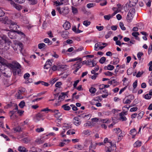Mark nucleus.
Segmentation results:
<instances>
[{
    "label": "nucleus",
    "instance_id": "obj_60",
    "mask_svg": "<svg viewBox=\"0 0 152 152\" xmlns=\"http://www.w3.org/2000/svg\"><path fill=\"white\" fill-rule=\"evenodd\" d=\"M70 134H75V132H72V130L71 129L69 130L67 132L66 134H67L69 135Z\"/></svg>",
    "mask_w": 152,
    "mask_h": 152
},
{
    "label": "nucleus",
    "instance_id": "obj_29",
    "mask_svg": "<svg viewBox=\"0 0 152 152\" xmlns=\"http://www.w3.org/2000/svg\"><path fill=\"white\" fill-rule=\"evenodd\" d=\"M141 142L139 141H137L134 144V147H139L141 145Z\"/></svg>",
    "mask_w": 152,
    "mask_h": 152
},
{
    "label": "nucleus",
    "instance_id": "obj_33",
    "mask_svg": "<svg viewBox=\"0 0 152 152\" xmlns=\"http://www.w3.org/2000/svg\"><path fill=\"white\" fill-rule=\"evenodd\" d=\"M44 42L45 43H47L48 45H50L52 44V42L48 38H45L44 39Z\"/></svg>",
    "mask_w": 152,
    "mask_h": 152
},
{
    "label": "nucleus",
    "instance_id": "obj_25",
    "mask_svg": "<svg viewBox=\"0 0 152 152\" xmlns=\"http://www.w3.org/2000/svg\"><path fill=\"white\" fill-rule=\"evenodd\" d=\"M132 35L135 37L136 39L139 40V38L138 37L140 35L139 33L138 32H134L132 33Z\"/></svg>",
    "mask_w": 152,
    "mask_h": 152
},
{
    "label": "nucleus",
    "instance_id": "obj_42",
    "mask_svg": "<svg viewBox=\"0 0 152 152\" xmlns=\"http://www.w3.org/2000/svg\"><path fill=\"white\" fill-rule=\"evenodd\" d=\"M25 103L24 101H21L19 104V106L21 108H23L25 106Z\"/></svg>",
    "mask_w": 152,
    "mask_h": 152
},
{
    "label": "nucleus",
    "instance_id": "obj_61",
    "mask_svg": "<svg viewBox=\"0 0 152 152\" xmlns=\"http://www.w3.org/2000/svg\"><path fill=\"white\" fill-rule=\"evenodd\" d=\"M1 135L5 139H6L7 141H9L10 140V139L6 135L2 134H1Z\"/></svg>",
    "mask_w": 152,
    "mask_h": 152
},
{
    "label": "nucleus",
    "instance_id": "obj_11",
    "mask_svg": "<svg viewBox=\"0 0 152 152\" xmlns=\"http://www.w3.org/2000/svg\"><path fill=\"white\" fill-rule=\"evenodd\" d=\"M15 32L12 31H10L8 33L9 37L11 39H14L16 38Z\"/></svg>",
    "mask_w": 152,
    "mask_h": 152
},
{
    "label": "nucleus",
    "instance_id": "obj_58",
    "mask_svg": "<svg viewBox=\"0 0 152 152\" xmlns=\"http://www.w3.org/2000/svg\"><path fill=\"white\" fill-rule=\"evenodd\" d=\"M101 121L103 123H108L110 122V121L108 119H102L101 120Z\"/></svg>",
    "mask_w": 152,
    "mask_h": 152
},
{
    "label": "nucleus",
    "instance_id": "obj_8",
    "mask_svg": "<svg viewBox=\"0 0 152 152\" xmlns=\"http://www.w3.org/2000/svg\"><path fill=\"white\" fill-rule=\"evenodd\" d=\"M51 112L54 114V116L57 118L60 117L61 115V113L58 110H51Z\"/></svg>",
    "mask_w": 152,
    "mask_h": 152
},
{
    "label": "nucleus",
    "instance_id": "obj_23",
    "mask_svg": "<svg viewBox=\"0 0 152 152\" xmlns=\"http://www.w3.org/2000/svg\"><path fill=\"white\" fill-rule=\"evenodd\" d=\"M114 68V66L110 64H108L107 66H105L104 67L105 69L109 70H112Z\"/></svg>",
    "mask_w": 152,
    "mask_h": 152
},
{
    "label": "nucleus",
    "instance_id": "obj_46",
    "mask_svg": "<svg viewBox=\"0 0 152 152\" xmlns=\"http://www.w3.org/2000/svg\"><path fill=\"white\" fill-rule=\"evenodd\" d=\"M75 148L79 150H81L83 149V147L82 145H75Z\"/></svg>",
    "mask_w": 152,
    "mask_h": 152
},
{
    "label": "nucleus",
    "instance_id": "obj_24",
    "mask_svg": "<svg viewBox=\"0 0 152 152\" xmlns=\"http://www.w3.org/2000/svg\"><path fill=\"white\" fill-rule=\"evenodd\" d=\"M83 58L79 57H77V58H72L70 59L69 61V62L74 61H82Z\"/></svg>",
    "mask_w": 152,
    "mask_h": 152
},
{
    "label": "nucleus",
    "instance_id": "obj_62",
    "mask_svg": "<svg viewBox=\"0 0 152 152\" xmlns=\"http://www.w3.org/2000/svg\"><path fill=\"white\" fill-rule=\"evenodd\" d=\"M30 75L28 73H26L24 75V78L25 79H27L28 78L30 77Z\"/></svg>",
    "mask_w": 152,
    "mask_h": 152
},
{
    "label": "nucleus",
    "instance_id": "obj_6",
    "mask_svg": "<svg viewBox=\"0 0 152 152\" xmlns=\"http://www.w3.org/2000/svg\"><path fill=\"white\" fill-rule=\"evenodd\" d=\"M81 61H78L76 63L74 64L73 66V68L75 69V70L74 71V73H75L76 72L79 70V69L81 68L82 66V64L81 63Z\"/></svg>",
    "mask_w": 152,
    "mask_h": 152
},
{
    "label": "nucleus",
    "instance_id": "obj_35",
    "mask_svg": "<svg viewBox=\"0 0 152 152\" xmlns=\"http://www.w3.org/2000/svg\"><path fill=\"white\" fill-rule=\"evenodd\" d=\"M18 46L19 47V49L20 51V52L21 53H22V51L23 47V44L21 42H19L18 44Z\"/></svg>",
    "mask_w": 152,
    "mask_h": 152
},
{
    "label": "nucleus",
    "instance_id": "obj_50",
    "mask_svg": "<svg viewBox=\"0 0 152 152\" xmlns=\"http://www.w3.org/2000/svg\"><path fill=\"white\" fill-rule=\"evenodd\" d=\"M136 133V130L135 129H132L130 131V134L132 135H134V136L135 135Z\"/></svg>",
    "mask_w": 152,
    "mask_h": 152
},
{
    "label": "nucleus",
    "instance_id": "obj_22",
    "mask_svg": "<svg viewBox=\"0 0 152 152\" xmlns=\"http://www.w3.org/2000/svg\"><path fill=\"white\" fill-rule=\"evenodd\" d=\"M6 40L4 39H2L0 40V49H3V46L5 45Z\"/></svg>",
    "mask_w": 152,
    "mask_h": 152
},
{
    "label": "nucleus",
    "instance_id": "obj_14",
    "mask_svg": "<svg viewBox=\"0 0 152 152\" xmlns=\"http://www.w3.org/2000/svg\"><path fill=\"white\" fill-rule=\"evenodd\" d=\"M126 113L125 112H121L119 113V116L120 117V120L122 121H126L127 120V118L125 116V115H126Z\"/></svg>",
    "mask_w": 152,
    "mask_h": 152
},
{
    "label": "nucleus",
    "instance_id": "obj_49",
    "mask_svg": "<svg viewBox=\"0 0 152 152\" xmlns=\"http://www.w3.org/2000/svg\"><path fill=\"white\" fill-rule=\"evenodd\" d=\"M114 131L117 134H118L121 132V130L119 128H116L113 129Z\"/></svg>",
    "mask_w": 152,
    "mask_h": 152
},
{
    "label": "nucleus",
    "instance_id": "obj_37",
    "mask_svg": "<svg viewBox=\"0 0 152 152\" xmlns=\"http://www.w3.org/2000/svg\"><path fill=\"white\" fill-rule=\"evenodd\" d=\"M72 12L74 14H75L77 13L78 11L76 7H72Z\"/></svg>",
    "mask_w": 152,
    "mask_h": 152
},
{
    "label": "nucleus",
    "instance_id": "obj_4",
    "mask_svg": "<svg viewBox=\"0 0 152 152\" xmlns=\"http://www.w3.org/2000/svg\"><path fill=\"white\" fill-rule=\"evenodd\" d=\"M56 10L60 14L63 15L68 14L69 12L68 8L66 7H64L61 9L60 7H58L56 8Z\"/></svg>",
    "mask_w": 152,
    "mask_h": 152
},
{
    "label": "nucleus",
    "instance_id": "obj_16",
    "mask_svg": "<svg viewBox=\"0 0 152 152\" xmlns=\"http://www.w3.org/2000/svg\"><path fill=\"white\" fill-rule=\"evenodd\" d=\"M68 91H67L66 92H62L58 97V99L60 100V101L63 100L64 99L65 96H66L68 94Z\"/></svg>",
    "mask_w": 152,
    "mask_h": 152
},
{
    "label": "nucleus",
    "instance_id": "obj_55",
    "mask_svg": "<svg viewBox=\"0 0 152 152\" xmlns=\"http://www.w3.org/2000/svg\"><path fill=\"white\" fill-rule=\"evenodd\" d=\"M35 130L36 132L39 133L44 131V129L42 128H38L36 129Z\"/></svg>",
    "mask_w": 152,
    "mask_h": 152
},
{
    "label": "nucleus",
    "instance_id": "obj_21",
    "mask_svg": "<svg viewBox=\"0 0 152 152\" xmlns=\"http://www.w3.org/2000/svg\"><path fill=\"white\" fill-rule=\"evenodd\" d=\"M13 7L18 10H20L22 8L20 5L16 4L14 1H12L11 4Z\"/></svg>",
    "mask_w": 152,
    "mask_h": 152
},
{
    "label": "nucleus",
    "instance_id": "obj_57",
    "mask_svg": "<svg viewBox=\"0 0 152 152\" xmlns=\"http://www.w3.org/2000/svg\"><path fill=\"white\" fill-rule=\"evenodd\" d=\"M113 74L112 72L110 71H107L104 73V74L107 76H112L113 75Z\"/></svg>",
    "mask_w": 152,
    "mask_h": 152
},
{
    "label": "nucleus",
    "instance_id": "obj_17",
    "mask_svg": "<svg viewBox=\"0 0 152 152\" xmlns=\"http://www.w3.org/2000/svg\"><path fill=\"white\" fill-rule=\"evenodd\" d=\"M63 27L65 30H68L71 27L70 24L69 22L66 21L63 24Z\"/></svg>",
    "mask_w": 152,
    "mask_h": 152
},
{
    "label": "nucleus",
    "instance_id": "obj_51",
    "mask_svg": "<svg viewBox=\"0 0 152 152\" xmlns=\"http://www.w3.org/2000/svg\"><path fill=\"white\" fill-rule=\"evenodd\" d=\"M144 114V113L143 111L141 112L138 114V118L139 119H140L142 117Z\"/></svg>",
    "mask_w": 152,
    "mask_h": 152
},
{
    "label": "nucleus",
    "instance_id": "obj_47",
    "mask_svg": "<svg viewBox=\"0 0 152 152\" xmlns=\"http://www.w3.org/2000/svg\"><path fill=\"white\" fill-rule=\"evenodd\" d=\"M16 132H19L21 131V128L20 126H18L13 129Z\"/></svg>",
    "mask_w": 152,
    "mask_h": 152
},
{
    "label": "nucleus",
    "instance_id": "obj_30",
    "mask_svg": "<svg viewBox=\"0 0 152 152\" xmlns=\"http://www.w3.org/2000/svg\"><path fill=\"white\" fill-rule=\"evenodd\" d=\"M62 107L64 110H69L71 109L70 107L67 104L63 105Z\"/></svg>",
    "mask_w": 152,
    "mask_h": 152
},
{
    "label": "nucleus",
    "instance_id": "obj_1",
    "mask_svg": "<svg viewBox=\"0 0 152 152\" xmlns=\"http://www.w3.org/2000/svg\"><path fill=\"white\" fill-rule=\"evenodd\" d=\"M0 63L2 65H6L11 69L14 75H19L21 72V65L17 61H13L12 63H8L6 60L0 56Z\"/></svg>",
    "mask_w": 152,
    "mask_h": 152
},
{
    "label": "nucleus",
    "instance_id": "obj_38",
    "mask_svg": "<svg viewBox=\"0 0 152 152\" xmlns=\"http://www.w3.org/2000/svg\"><path fill=\"white\" fill-rule=\"evenodd\" d=\"M18 107L17 106H16L15 108L12 110L10 112V113L13 115V114H15L16 111H18Z\"/></svg>",
    "mask_w": 152,
    "mask_h": 152
},
{
    "label": "nucleus",
    "instance_id": "obj_12",
    "mask_svg": "<svg viewBox=\"0 0 152 152\" xmlns=\"http://www.w3.org/2000/svg\"><path fill=\"white\" fill-rule=\"evenodd\" d=\"M134 15L130 12H129L127 14L126 19L128 22H131L133 18Z\"/></svg>",
    "mask_w": 152,
    "mask_h": 152
},
{
    "label": "nucleus",
    "instance_id": "obj_7",
    "mask_svg": "<svg viewBox=\"0 0 152 152\" xmlns=\"http://www.w3.org/2000/svg\"><path fill=\"white\" fill-rule=\"evenodd\" d=\"M56 6H58L63 4H67L68 2V0H57L54 2Z\"/></svg>",
    "mask_w": 152,
    "mask_h": 152
},
{
    "label": "nucleus",
    "instance_id": "obj_64",
    "mask_svg": "<svg viewBox=\"0 0 152 152\" xmlns=\"http://www.w3.org/2000/svg\"><path fill=\"white\" fill-rule=\"evenodd\" d=\"M138 109L137 107H133L131 108L130 110V111L131 112H134L137 111Z\"/></svg>",
    "mask_w": 152,
    "mask_h": 152
},
{
    "label": "nucleus",
    "instance_id": "obj_2",
    "mask_svg": "<svg viewBox=\"0 0 152 152\" xmlns=\"http://www.w3.org/2000/svg\"><path fill=\"white\" fill-rule=\"evenodd\" d=\"M5 24H10L9 27L10 31H16L17 29L19 28V26L17 25L15 22H14L11 20L8 19L7 17L5 18Z\"/></svg>",
    "mask_w": 152,
    "mask_h": 152
},
{
    "label": "nucleus",
    "instance_id": "obj_20",
    "mask_svg": "<svg viewBox=\"0 0 152 152\" xmlns=\"http://www.w3.org/2000/svg\"><path fill=\"white\" fill-rule=\"evenodd\" d=\"M18 150L20 152H28V150L24 147L20 146L18 147Z\"/></svg>",
    "mask_w": 152,
    "mask_h": 152
},
{
    "label": "nucleus",
    "instance_id": "obj_3",
    "mask_svg": "<svg viewBox=\"0 0 152 152\" xmlns=\"http://www.w3.org/2000/svg\"><path fill=\"white\" fill-rule=\"evenodd\" d=\"M67 67L66 65L57 64L56 65H54L52 67V69L54 71L56 70H63Z\"/></svg>",
    "mask_w": 152,
    "mask_h": 152
},
{
    "label": "nucleus",
    "instance_id": "obj_34",
    "mask_svg": "<svg viewBox=\"0 0 152 152\" xmlns=\"http://www.w3.org/2000/svg\"><path fill=\"white\" fill-rule=\"evenodd\" d=\"M38 47L39 49H41L45 48L46 45L44 43H40L38 45Z\"/></svg>",
    "mask_w": 152,
    "mask_h": 152
},
{
    "label": "nucleus",
    "instance_id": "obj_36",
    "mask_svg": "<svg viewBox=\"0 0 152 152\" xmlns=\"http://www.w3.org/2000/svg\"><path fill=\"white\" fill-rule=\"evenodd\" d=\"M80 116H82V117L84 118H86V119L88 120L90 119L91 117V115L90 114H88L87 115H84V114L81 115Z\"/></svg>",
    "mask_w": 152,
    "mask_h": 152
},
{
    "label": "nucleus",
    "instance_id": "obj_41",
    "mask_svg": "<svg viewBox=\"0 0 152 152\" xmlns=\"http://www.w3.org/2000/svg\"><path fill=\"white\" fill-rule=\"evenodd\" d=\"M28 1L30 4L34 5L37 3L38 0H28Z\"/></svg>",
    "mask_w": 152,
    "mask_h": 152
},
{
    "label": "nucleus",
    "instance_id": "obj_45",
    "mask_svg": "<svg viewBox=\"0 0 152 152\" xmlns=\"http://www.w3.org/2000/svg\"><path fill=\"white\" fill-rule=\"evenodd\" d=\"M119 26H120V27L121 29L122 30H123V31H124L126 30V28L124 26V24L123 23L120 22L119 23Z\"/></svg>",
    "mask_w": 152,
    "mask_h": 152
},
{
    "label": "nucleus",
    "instance_id": "obj_28",
    "mask_svg": "<svg viewBox=\"0 0 152 152\" xmlns=\"http://www.w3.org/2000/svg\"><path fill=\"white\" fill-rule=\"evenodd\" d=\"M91 132L89 130H84L83 132V134L85 135L88 136L90 134Z\"/></svg>",
    "mask_w": 152,
    "mask_h": 152
},
{
    "label": "nucleus",
    "instance_id": "obj_40",
    "mask_svg": "<svg viewBox=\"0 0 152 152\" xmlns=\"http://www.w3.org/2000/svg\"><path fill=\"white\" fill-rule=\"evenodd\" d=\"M91 24V22L88 20H85L83 22V24L86 26L87 27Z\"/></svg>",
    "mask_w": 152,
    "mask_h": 152
},
{
    "label": "nucleus",
    "instance_id": "obj_43",
    "mask_svg": "<svg viewBox=\"0 0 152 152\" xmlns=\"http://www.w3.org/2000/svg\"><path fill=\"white\" fill-rule=\"evenodd\" d=\"M106 58L104 57H102L99 60V62L102 64L104 63L106 60Z\"/></svg>",
    "mask_w": 152,
    "mask_h": 152
},
{
    "label": "nucleus",
    "instance_id": "obj_9",
    "mask_svg": "<svg viewBox=\"0 0 152 152\" xmlns=\"http://www.w3.org/2000/svg\"><path fill=\"white\" fill-rule=\"evenodd\" d=\"M138 1V0H131L129 4H126V6L128 7H132L136 5Z\"/></svg>",
    "mask_w": 152,
    "mask_h": 152
},
{
    "label": "nucleus",
    "instance_id": "obj_19",
    "mask_svg": "<svg viewBox=\"0 0 152 152\" xmlns=\"http://www.w3.org/2000/svg\"><path fill=\"white\" fill-rule=\"evenodd\" d=\"M35 121L37 122L41 120H43L42 115L40 113H38L34 118Z\"/></svg>",
    "mask_w": 152,
    "mask_h": 152
},
{
    "label": "nucleus",
    "instance_id": "obj_27",
    "mask_svg": "<svg viewBox=\"0 0 152 152\" xmlns=\"http://www.w3.org/2000/svg\"><path fill=\"white\" fill-rule=\"evenodd\" d=\"M77 28L75 26H74L72 28V30L73 31L76 33H80L83 32L82 31L80 30L79 29H77L76 30Z\"/></svg>",
    "mask_w": 152,
    "mask_h": 152
},
{
    "label": "nucleus",
    "instance_id": "obj_39",
    "mask_svg": "<svg viewBox=\"0 0 152 152\" xmlns=\"http://www.w3.org/2000/svg\"><path fill=\"white\" fill-rule=\"evenodd\" d=\"M63 127L64 128L67 129L72 127L71 125L70 124L65 123L63 125Z\"/></svg>",
    "mask_w": 152,
    "mask_h": 152
},
{
    "label": "nucleus",
    "instance_id": "obj_56",
    "mask_svg": "<svg viewBox=\"0 0 152 152\" xmlns=\"http://www.w3.org/2000/svg\"><path fill=\"white\" fill-rule=\"evenodd\" d=\"M112 148L111 147H106L105 148V150L106 152H110L111 151Z\"/></svg>",
    "mask_w": 152,
    "mask_h": 152
},
{
    "label": "nucleus",
    "instance_id": "obj_53",
    "mask_svg": "<svg viewBox=\"0 0 152 152\" xmlns=\"http://www.w3.org/2000/svg\"><path fill=\"white\" fill-rule=\"evenodd\" d=\"M62 85V83L61 82H57L56 83L55 86L56 87L60 88V86Z\"/></svg>",
    "mask_w": 152,
    "mask_h": 152
},
{
    "label": "nucleus",
    "instance_id": "obj_44",
    "mask_svg": "<svg viewBox=\"0 0 152 152\" xmlns=\"http://www.w3.org/2000/svg\"><path fill=\"white\" fill-rule=\"evenodd\" d=\"M95 5V3H89L87 4V7L88 8H90L94 7Z\"/></svg>",
    "mask_w": 152,
    "mask_h": 152
},
{
    "label": "nucleus",
    "instance_id": "obj_26",
    "mask_svg": "<svg viewBox=\"0 0 152 152\" xmlns=\"http://www.w3.org/2000/svg\"><path fill=\"white\" fill-rule=\"evenodd\" d=\"M35 142L37 144L39 145L43 143L44 142V140L42 139L38 138L36 140Z\"/></svg>",
    "mask_w": 152,
    "mask_h": 152
},
{
    "label": "nucleus",
    "instance_id": "obj_13",
    "mask_svg": "<svg viewBox=\"0 0 152 152\" xmlns=\"http://www.w3.org/2000/svg\"><path fill=\"white\" fill-rule=\"evenodd\" d=\"M52 63L48 59L46 62L44 66V69H48L52 65Z\"/></svg>",
    "mask_w": 152,
    "mask_h": 152
},
{
    "label": "nucleus",
    "instance_id": "obj_54",
    "mask_svg": "<svg viewBox=\"0 0 152 152\" xmlns=\"http://www.w3.org/2000/svg\"><path fill=\"white\" fill-rule=\"evenodd\" d=\"M104 19L106 20H108L110 19L111 18L110 16V14H109L107 15H105L104 16Z\"/></svg>",
    "mask_w": 152,
    "mask_h": 152
},
{
    "label": "nucleus",
    "instance_id": "obj_63",
    "mask_svg": "<svg viewBox=\"0 0 152 152\" xmlns=\"http://www.w3.org/2000/svg\"><path fill=\"white\" fill-rule=\"evenodd\" d=\"M15 32L17 33L18 34H20L21 36H25V35L24 33L19 31H16Z\"/></svg>",
    "mask_w": 152,
    "mask_h": 152
},
{
    "label": "nucleus",
    "instance_id": "obj_52",
    "mask_svg": "<svg viewBox=\"0 0 152 152\" xmlns=\"http://www.w3.org/2000/svg\"><path fill=\"white\" fill-rule=\"evenodd\" d=\"M143 55V53L141 52H139L137 54V57L139 60H140L141 56Z\"/></svg>",
    "mask_w": 152,
    "mask_h": 152
},
{
    "label": "nucleus",
    "instance_id": "obj_15",
    "mask_svg": "<svg viewBox=\"0 0 152 152\" xmlns=\"http://www.w3.org/2000/svg\"><path fill=\"white\" fill-rule=\"evenodd\" d=\"M73 122L74 124L77 126H79L81 123L80 119L77 117L74 118Z\"/></svg>",
    "mask_w": 152,
    "mask_h": 152
},
{
    "label": "nucleus",
    "instance_id": "obj_10",
    "mask_svg": "<svg viewBox=\"0 0 152 152\" xmlns=\"http://www.w3.org/2000/svg\"><path fill=\"white\" fill-rule=\"evenodd\" d=\"M96 64L95 61L94 60L89 59L87 60V65L90 66L91 67L94 66Z\"/></svg>",
    "mask_w": 152,
    "mask_h": 152
},
{
    "label": "nucleus",
    "instance_id": "obj_48",
    "mask_svg": "<svg viewBox=\"0 0 152 152\" xmlns=\"http://www.w3.org/2000/svg\"><path fill=\"white\" fill-rule=\"evenodd\" d=\"M112 34V32L111 31H109L105 35V37L106 39H107L110 37Z\"/></svg>",
    "mask_w": 152,
    "mask_h": 152
},
{
    "label": "nucleus",
    "instance_id": "obj_32",
    "mask_svg": "<svg viewBox=\"0 0 152 152\" xmlns=\"http://www.w3.org/2000/svg\"><path fill=\"white\" fill-rule=\"evenodd\" d=\"M123 103L124 104H129L131 102V100L129 99H127L126 100V98H124L123 99Z\"/></svg>",
    "mask_w": 152,
    "mask_h": 152
},
{
    "label": "nucleus",
    "instance_id": "obj_59",
    "mask_svg": "<svg viewBox=\"0 0 152 152\" xmlns=\"http://www.w3.org/2000/svg\"><path fill=\"white\" fill-rule=\"evenodd\" d=\"M96 28L99 31H102L104 29V26H96Z\"/></svg>",
    "mask_w": 152,
    "mask_h": 152
},
{
    "label": "nucleus",
    "instance_id": "obj_5",
    "mask_svg": "<svg viewBox=\"0 0 152 152\" xmlns=\"http://www.w3.org/2000/svg\"><path fill=\"white\" fill-rule=\"evenodd\" d=\"M11 70L12 71L9 67L5 68L4 70H2V74L5 77H10L12 75V72Z\"/></svg>",
    "mask_w": 152,
    "mask_h": 152
},
{
    "label": "nucleus",
    "instance_id": "obj_31",
    "mask_svg": "<svg viewBox=\"0 0 152 152\" xmlns=\"http://www.w3.org/2000/svg\"><path fill=\"white\" fill-rule=\"evenodd\" d=\"M89 91L91 94H94L96 92V90L95 88L93 87H91L89 89Z\"/></svg>",
    "mask_w": 152,
    "mask_h": 152
},
{
    "label": "nucleus",
    "instance_id": "obj_18",
    "mask_svg": "<svg viewBox=\"0 0 152 152\" xmlns=\"http://www.w3.org/2000/svg\"><path fill=\"white\" fill-rule=\"evenodd\" d=\"M10 43V42L9 41L6 40L3 48L4 50H7L9 49Z\"/></svg>",
    "mask_w": 152,
    "mask_h": 152
}]
</instances>
